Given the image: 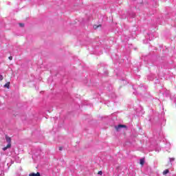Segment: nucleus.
I'll return each instance as SVG.
<instances>
[{"instance_id":"4","label":"nucleus","mask_w":176,"mask_h":176,"mask_svg":"<svg viewBox=\"0 0 176 176\" xmlns=\"http://www.w3.org/2000/svg\"><path fill=\"white\" fill-rule=\"evenodd\" d=\"M29 176H41V173L39 172H37L36 173H30Z\"/></svg>"},{"instance_id":"3","label":"nucleus","mask_w":176,"mask_h":176,"mask_svg":"<svg viewBox=\"0 0 176 176\" xmlns=\"http://www.w3.org/2000/svg\"><path fill=\"white\" fill-rule=\"evenodd\" d=\"M10 148H12V143H8L6 147L3 148V151H6L7 149H9Z\"/></svg>"},{"instance_id":"1","label":"nucleus","mask_w":176,"mask_h":176,"mask_svg":"<svg viewBox=\"0 0 176 176\" xmlns=\"http://www.w3.org/2000/svg\"><path fill=\"white\" fill-rule=\"evenodd\" d=\"M123 127L126 128V125L119 124L118 126H116L115 129H116V131H119V130H120V129H122Z\"/></svg>"},{"instance_id":"7","label":"nucleus","mask_w":176,"mask_h":176,"mask_svg":"<svg viewBox=\"0 0 176 176\" xmlns=\"http://www.w3.org/2000/svg\"><path fill=\"white\" fill-rule=\"evenodd\" d=\"M4 87L9 89V87H10V82H8L6 85H4Z\"/></svg>"},{"instance_id":"10","label":"nucleus","mask_w":176,"mask_h":176,"mask_svg":"<svg viewBox=\"0 0 176 176\" xmlns=\"http://www.w3.org/2000/svg\"><path fill=\"white\" fill-rule=\"evenodd\" d=\"M0 80H3V76L0 75Z\"/></svg>"},{"instance_id":"12","label":"nucleus","mask_w":176,"mask_h":176,"mask_svg":"<svg viewBox=\"0 0 176 176\" xmlns=\"http://www.w3.org/2000/svg\"><path fill=\"white\" fill-rule=\"evenodd\" d=\"M9 60H12L13 59V57L12 56H9Z\"/></svg>"},{"instance_id":"11","label":"nucleus","mask_w":176,"mask_h":176,"mask_svg":"<svg viewBox=\"0 0 176 176\" xmlns=\"http://www.w3.org/2000/svg\"><path fill=\"white\" fill-rule=\"evenodd\" d=\"M20 27H24V23H19Z\"/></svg>"},{"instance_id":"6","label":"nucleus","mask_w":176,"mask_h":176,"mask_svg":"<svg viewBox=\"0 0 176 176\" xmlns=\"http://www.w3.org/2000/svg\"><path fill=\"white\" fill-rule=\"evenodd\" d=\"M140 164H141V166H144V164H145V158L140 159Z\"/></svg>"},{"instance_id":"2","label":"nucleus","mask_w":176,"mask_h":176,"mask_svg":"<svg viewBox=\"0 0 176 176\" xmlns=\"http://www.w3.org/2000/svg\"><path fill=\"white\" fill-rule=\"evenodd\" d=\"M6 140L8 144H12V139L8 135H6Z\"/></svg>"},{"instance_id":"8","label":"nucleus","mask_w":176,"mask_h":176,"mask_svg":"<svg viewBox=\"0 0 176 176\" xmlns=\"http://www.w3.org/2000/svg\"><path fill=\"white\" fill-rule=\"evenodd\" d=\"M170 173V170L168 169H166L163 171V175H166V174H168Z\"/></svg>"},{"instance_id":"13","label":"nucleus","mask_w":176,"mask_h":176,"mask_svg":"<svg viewBox=\"0 0 176 176\" xmlns=\"http://www.w3.org/2000/svg\"><path fill=\"white\" fill-rule=\"evenodd\" d=\"M59 151H63V147H59Z\"/></svg>"},{"instance_id":"9","label":"nucleus","mask_w":176,"mask_h":176,"mask_svg":"<svg viewBox=\"0 0 176 176\" xmlns=\"http://www.w3.org/2000/svg\"><path fill=\"white\" fill-rule=\"evenodd\" d=\"M98 175H102V171L100 170L98 172Z\"/></svg>"},{"instance_id":"5","label":"nucleus","mask_w":176,"mask_h":176,"mask_svg":"<svg viewBox=\"0 0 176 176\" xmlns=\"http://www.w3.org/2000/svg\"><path fill=\"white\" fill-rule=\"evenodd\" d=\"M102 25L101 24H99V25H94V30H98V28H101Z\"/></svg>"}]
</instances>
